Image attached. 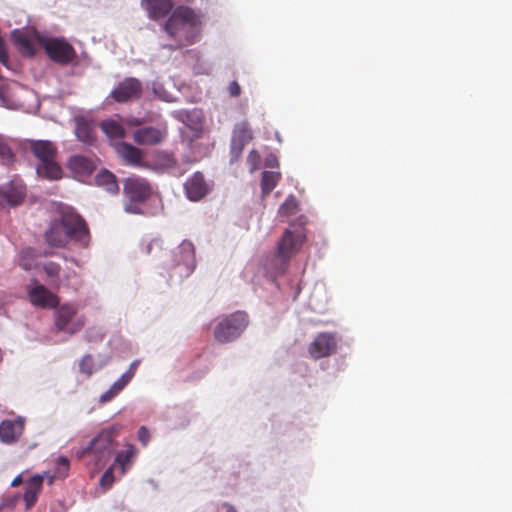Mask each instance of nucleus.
<instances>
[{"label":"nucleus","mask_w":512,"mask_h":512,"mask_svg":"<svg viewBox=\"0 0 512 512\" xmlns=\"http://www.w3.org/2000/svg\"><path fill=\"white\" fill-rule=\"evenodd\" d=\"M153 168L159 172L170 173L174 176H181L183 171L179 169L177 160L172 154L161 153L157 155Z\"/></svg>","instance_id":"4be33fe9"},{"label":"nucleus","mask_w":512,"mask_h":512,"mask_svg":"<svg viewBox=\"0 0 512 512\" xmlns=\"http://www.w3.org/2000/svg\"><path fill=\"white\" fill-rule=\"evenodd\" d=\"M115 150L125 164L134 167L143 166V153L139 148L126 142H119L115 145Z\"/></svg>","instance_id":"a211bd4d"},{"label":"nucleus","mask_w":512,"mask_h":512,"mask_svg":"<svg viewBox=\"0 0 512 512\" xmlns=\"http://www.w3.org/2000/svg\"><path fill=\"white\" fill-rule=\"evenodd\" d=\"M223 508L226 512H238L237 509L230 503H224Z\"/></svg>","instance_id":"3c124183"},{"label":"nucleus","mask_w":512,"mask_h":512,"mask_svg":"<svg viewBox=\"0 0 512 512\" xmlns=\"http://www.w3.org/2000/svg\"><path fill=\"white\" fill-rule=\"evenodd\" d=\"M45 477L49 479L50 483H52L53 477L49 476L48 473H45L44 475H35L27 482L23 497L27 509H30L35 505Z\"/></svg>","instance_id":"6ab92c4d"},{"label":"nucleus","mask_w":512,"mask_h":512,"mask_svg":"<svg viewBox=\"0 0 512 512\" xmlns=\"http://www.w3.org/2000/svg\"><path fill=\"white\" fill-rule=\"evenodd\" d=\"M0 106L8 109H17L19 104L16 103L15 98H0Z\"/></svg>","instance_id":"a19ab883"},{"label":"nucleus","mask_w":512,"mask_h":512,"mask_svg":"<svg viewBox=\"0 0 512 512\" xmlns=\"http://www.w3.org/2000/svg\"><path fill=\"white\" fill-rule=\"evenodd\" d=\"M229 93L231 96H239L240 93H241V88H240V85L238 84L237 81H233L230 85H229Z\"/></svg>","instance_id":"c03bdc74"},{"label":"nucleus","mask_w":512,"mask_h":512,"mask_svg":"<svg viewBox=\"0 0 512 512\" xmlns=\"http://www.w3.org/2000/svg\"><path fill=\"white\" fill-rule=\"evenodd\" d=\"M125 196L133 202H144L152 195L150 183L142 177L130 176L123 185Z\"/></svg>","instance_id":"f8f14e48"},{"label":"nucleus","mask_w":512,"mask_h":512,"mask_svg":"<svg viewBox=\"0 0 512 512\" xmlns=\"http://www.w3.org/2000/svg\"><path fill=\"white\" fill-rule=\"evenodd\" d=\"M141 93V81L134 77H127L118 84L110 96H139Z\"/></svg>","instance_id":"5701e85b"},{"label":"nucleus","mask_w":512,"mask_h":512,"mask_svg":"<svg viewBox=\"0 0 512 512\" xmlns=\"http://www.w3.org/2000/svg\"><path fill=\"white\" fill-rule=\"evenodd\" d=\"M115 99H116L117 101H119V102H120V101H123V100H127L128 98H120V97H117V98H115Z\"/></svg>","instance_id":"5fc2aeb1"},{"label":"nucleus","mask_w":512,"mask_h":512,"mask_svg":"<svg viewBox=\"0 0 512 512\" xmlns=\"http://www.w3.org/2000/svg\"><path fill=\"white\" fill-rule=\"evenodd\" d=\"M163 99L166 100V101H171L172 100V98H167V97H164Z\"/></svg>","instance_id":"6e6d98bb"},{"label":"nucleus","mask_w":512,"mask_h":512,"mask_svg":"<svg viewBox=\"0 0 512 512\" xmlns=\"http://www.w3.org/2000/svg\"><path fill=\"white\" fill-rule=\"evenodd\" d=\"M187 197L191 201L202 199L209 191L208 184L200 172H195L184 184Z\"/></svg>","instance_id":"f3484780"},{"label":"nucleus","mask_w":512,"mask_h":512,"mask_svg":"<svg viewBox=\"0 0 512 512\" xmlns=\"http://www.w3.org/2000/svg\"><path fill=\"white\" fill-rule=\"evenodd\" d=\"M27 294L30 303L42 309H53L60 303V299L55 293L36 281L34 285L28 287Z\"/></svg>","instance_id":"9b49d317"},{"label":"nucleus","mask_w":512,"mask_h":512,"mask_svg":"<svg viewBox=\"0 0 512 512\" xmlns=\"http://www.w3.org/2000/svg\"><path fill=\"white\" fill-rule=\"evenodd\" d=\"M0 63L9 68V56L6 49L5 42L3 38L0 36Z\"/></svg>","instance_id":"e433bc0d"},{"label":"nucleus","mask_w":512,"mask_h":512,"mask_svg":"<svg viewBox=\"0 0 512 512\" xmlns=\"http://www.w3.org/2000/svg\"><path fill=\"white\" fill-rule=\"evenodd\" d=\"M119 431V425H113L103 429L94 439L91 440L87 447L83 448L79 452L80 457L94 456L95 465L103 466L114 450L115 438L118 436Z\"/></svg>","instance_id":"39448f33"},{"label":"nucleus","mask_w":512,"mask_h":512,"mask_svg":"<svg viewBox=\"0 0 512 512\" xmlns=\"http://www.w3.org/2000/svg\"><path fill=\"white\" fill-rule=\"evenodd\" d=\"M110 388L116 394H118L119 392H121L125 388V385L118 379L116 382H114V384Z\"/></svg>","instance_id":"09e8293b"},{"label":"nucleus","mask_w":512,"mask_h":512,"mask_svg":"<svg viewBox=\"0 0 512 512\" xmlns=\"http://www.w3.org/2000/svg\"><path fill=\"white\" fill-rule=\"evenodd\" d=\"M142 5L150 19L164 18L172 10V0H142Z\"/></svg>","instance_id":"aec40b11"},{"label":"nucleus","mask_w":512,"mask_h":512,"mask_svg":"<svg viewBox=\"0 0 512 512\" xmlns=\"http://www.w3.org/2000/svg\"><path fill=\"white\" fill-rule=\"evenodd\" d=\"M68 164L69 167L77 173L90 174L93 170V162L90 159L80 155L72 156L69 159Z\"/></svg>","instance_id":"bb28decb"},{"label":"nucleus","mask_w":512,"mask_h":512,"mask_svg":"<svg viewBox=\"0 0 512 512\" xmlns=\"http://www.w3.org/2000/svg\"><path fill=\"white\" fill-rule=\"evenodd\" d=\"M114 481L112 468H109L104 472L100 479V484L103 487H110Z\"/></svg>","instance_id":"4c0bfd02"},{"label":"nucleus","mask_w":512,"mask_h":512,"mask_svg":"<svg viewBox=\"0 0 512 512\" xmlns=\"http://www.w3.org/2000/svg\"><path fill=\"white\" fill-rule=\"evenodd\" d=\"M298 210L297 201L293 196L288 197L284 203L279 208V215L284 217H289L291 215L296 214Z\"/></svg>","instance_id":"c756f323"},{"label":"nucleus","mask_w":512,"mask_h":512,"mask_svg":"<svg viewBox=\"0 0 512 512\" xmlns=\"http://www.w3.org/2000/svg\"><path fill=\"white\" fill-rule=\"evenodd\" d=\"M168 130L163 127H144L137 129L133 133L134 141L139 145H156L161 143L167 137Z\"/></svg>","instance_id":"dca6fc26"},{"label":"nucleus","mask_w":512,"mask_h":512,"mask_svg":"<svg viewBox=\"0 0 512 512\" xmlns=\"http://www.w3.org/2000/svg\"><path fill=\"white\" fill-rule=\"evenodd\" d=\"M20 265L25 269V270H29L30 269V265L25 263V262H21Z\"/></svg>","instance_id":"864d4df0"},{"label":"nucleus","mask_w":512,"mask_h":512,"mask_svg":"<svg viewBox=\"0 0 512 512\" xmlns=\"http://www.w3.org/2000/svg\"><path fill=\"white\" fill-rule=\"evenodd\" d=\"M54 326L57 332L74 335L81 331L86 320L78 316V307L72 303H64L54 308Z\"/></svg>","instance_id":"6e6552de"},{"label":"nucleus","mask_w":512,"mask_h":512,"mask_svg":"<svg viewBox=\"0 0 512 512\" xmlns=\"http://www.w3.org/2000/svg\"><path fill=\"white\" fill-rule=\"evenodd\" d=\"M0 156L4 159H10L13 154L11 149L0 141Z\"/></svg>","instance_id":"79ce46f5"},{"label":"nucleus","mask_w":512,"mask_h":512,"mask_svg":"<svg viewBox=\"0 0 512 512\" xmlns=\"http://www.w3.org/2000/svg\"><path fill=\"white\" fill-rule=\"evenodd\" d=\"M55 289L65 288L72 291H78L82 286L80 275L73 269L62 270L58 279L52 281Z\"/></svg>","instance_id":"412c9836"},{"label":"nucleus","mask_w":512,"mask_h":512,"mask_svg":"<svg viewBox=\"0 0 512 512\" xmlns=\"http://www.w3.org/2000/svg\"><path fill=\"white\" fill-rule=\"evenodd\" d=\"M232 137L248 144L253 136L252 131L246 122L237 123L233 129Z\"/></svg>","instance_id":"c85d7f7f"},{"label":"nucleus","mask_w":512,"mask_h":512,"mask_svg":"<svg viewBox=\"0 0 512 512\" xmlns=\"http://www.w3.org/2000/svg\"><path fill=\"white\" fill-rule=\"evenodd\" d=\"M200 19L198 15L187 6L177 7L164 25L165 31L171 37L185 33V44H193L199 34Z\"/></svg>","instance_id":"f03ea898"},{"label":"nucleus","mask_w":512,"mask_h":512,"mask_svg":"<svg viewBox=\"0 0 512 512\" xmlns=\"http://www.w3.org/2000/svg\"><path fill=\"white\" fill-rule=\"evenodd\" d=\"M24 196H25V192L22 190V189H19L17 190L16 192V195H15V198L12 199L11 197L8 198V201L12 204V205H17L19 204L23 199H24Z\"/></svg>","instance_id":"37998d69"},{"label":"nucleus","mask_w":512,"mask_h":512,"mask_svg":"<svg viewBox=\"0 0 512 512\" xmlns=\"http://www.w3.org/2000/svg\"><path fill=\"white\" fill-rule=\"evenodd\" d=\"M133 455V446H129L126 450L121 451L116 455L115 462L121 466L122 474L126 472V467L130 464Z\"/></svg>","instance_id":"2f4dec72"},{"label":"nucleus","mask_w":512,"mask_h":512,"mask_svg":"<svg viewBox=\"0 0 512 512\" xmlns=\"http://www.w3.org/2000/svg\"><path fill=\"white\" fill-rule=\"evenodd\" d=\"M145 122L144 118H137V117H127L125 119V123L131 126H140Z\"/></svg>","instance_id":"a18cd8bd"},{"label":"nucleus","mask_w":512,"mask_h":512,"mask_svg":"<svg viewBox=\"0 0 512 512\" xmlns=\"http://www.w3.org/2000/svg\"><path fill=\"white\" fill-rule=\"evenodd\" d=\"M247 165L251 173L259 169L261 165V156L257 150H251L247 156Z\"/></svg>","instance_id":"f704fd0d"},{"label":"nucleus","mask_w":512,"mask_h":512,"mask_svg":"<svg viewBox=\"0 0 512 512\" xmlns=\"http://www.w3.org/2000/svg\"><path fill=\"white\" fill-rule=\"evenodd\" d=\"M117 394L110 388L108 391L103 393L100 397V401L105 403L112 400Z\"/></svg>","instance_id":"49530a36"},{"label":"nucleus","mask_w":512,"mask_h":512,"mask_svg":"<svg viewBox=\"0 0 512 512\" xmlns=\"http://www.w3.org/2000/svg\"><path fill=\"white\" fill-rule=\"evenodd\" d=\"M42 47L47 56L60 65H68L77 59L76 50L64 38L45 37L42 40Z\"/></svg>","instance_id":"1a4fd4ad"},{"label":"nucleus","mask_w":512,"mask_h":512,"mask_svg":"<svg viewBox=\"0 0 512 512\" xmlns=\"http://www.w3.org/2000/svg\"><path fill=\"white\" fill-rule=\"evenodd\" d=\"M75 134L79 141L87 145H92L96 140L94 128L84 118L76 119Z\"/></svg>","instance_id":"b1692460"},{"label":"nucleus","mask_w":512,"mask_h":512,"mask_svg":"<svg viewBox=\"0 0 512 512\" xmlns=\"http://www.w3.org/2000/svg\"><path fill=\"white\" fill-rule=\"evenodd\" d=\"M43 270L46 273L47 277L51 279V284L54 279H58L62 272L60 264L53 261H47L43 263Z\"/></svg>","instance_id":"473e14b6"},{"label":"nucleus","mask_w":512,"mask_h":512,"mask_svg":"<svg viewBox=\"0 0 512 512\" xmlns=\"http://www.w3.org/2000/svg\"><path fill=\"white\" fill-rule=\"evenodd\" d=\"M138 365H139V361L138 360L133 361L130 364V367H129V369L127 371L131 372V374L134 376Z\"/></svg>","instance_id":"8fccbe9b"},{"label":"nucleus","mask_w":512,"mask_h":512,"mask_svg":"<svg viewBox=\"0 0 512 512\" xmlns=\"http://www.w3.org/2000/svg\"><path fill=\"white\" fill-rule=\"evenodd\" d=\"M337 350V340L335 335L328 332L319 333L308 347V353L311 358L318 360L329 357Z\"/></svg>","instance_id":"ddd939ff"},{"label":"nucleus","mask_w":512,"mask_h":512,"mask_svg":"<svg viewBox=\"0 0 512 512\" xmlns=\"http://www.w3.org/2000/svg\"><path fill=\"white\" fill-rule=\"evenodd\" d=\"M46 243L54 248H65L74 243L87 248L91 234L86 220L72 207H60L44 233Z\"/></svg>","instance_id":"f257e3e1"},{"label":"nucleus","mask_w":512,"mask_h":512,"mask_svg":"<svg viewBox=\"0 0 512 512\" xmlns=\"http://www.w3.org/2000/svg\"><path fill=\"white\" fill-rule=\"evenodd\" d=\"M306 235L303 227L287 228L278 242L275 260L280 262L274 272L276 275L283 274L287 269L290 259L298 253L304 244Z\"/></svg>","instance_id":"20e7f679"},{"label":"nucleus","mask_w":512,"mask_h":512,"mask_svg":"<svg viewBox=\"0 0 512 512\" xmlns=\"http://www.w3.org/2000/svg\"><path fill=\"white\" fill-rule=\"evenodd\" d=\"M169 269L177 270L179 277H188L196 267L195 247L192 242L184 240L174 251Z\"/></svg>","instance_id":"9d476101"},{"label":"nucleus","mask_w":512,"mask_h":512,"mask_svg":"<svg viewBox=\"0 0 512 512\" xmlns=\"http://www.w3.org/2000/svg\"><path fill=\"white\" fill-rule=\"evenodd\" d=\"M12 38L19 53L23 56L31 57L37 53L39 47H42V40L44 37L38 34L14 31L12 33Z\"/></svg>","instance_id":"4468645a"},{"label":"nucleus","mask_w":512,"mask_h":512,"mask_svg":"<svg viewBox=\"0 0 512 512\" xmlns=\"http://www.w3.org/2000/svg\"><path fill=\"white\" fill-rule=\"evenodd\" d=\"M281 174L275 171H264L261 178L262 195L267 196L278 184Z\"/></svg>","instance_id":"a878e982"},{"label":"nucleus","mask_w":512,"mask_h":512,"mask_svg":"<svg viewBox=\"0 0 512 512\" xmlns=\"http://www.w3.org/2000/svg\"><path fill=\"white\" fill-rule=\"evenodd\" d=\"M102 131L110 139H121L125 136V130L123 126L115 120H105L101 123Z\"/></svg>","instance_id":"cd10ccee"},{"label":"nucleus","mask_w":512,"mask_h":512,"mask_svg":"<svg viewBox=\"0 0 512 512\" xmlns=\"http://www.w3.org/2000/svg\"><path fill=\"white\" fill-rule=\"evenodd\" d=\"M246 145L247 144L244 143L243 141H238V139L232 137L230 146L231 162L237 161L240 158L242 151Z\"/></svg>","instance_id":"72a5a7b5"},{"label":"nucleus","mask_w":512,"mask_h":512,"mask_svg":"<svg viewBox=\"0 0 512 512\" xmlns=\"http://www.w3.org/2000/svg\"><path fill=\"white\" fill-rule=\"evenodd\" d=\"M95 181L98 186L103 187L109 193L115 194L119 190L115 175L107 170L98 173Z\"/></svg>","instance_id":"393cba45"},{"label":"nucleus","mask_w":512,"mask_h":512,"mask_svg":"<svg viewBox=\"0 0 512 512\" xmlns=\"http://www.w3.org/2000/svg\"><path fill=\"white\" fill-rule=\"evenodd\" d=\"M21 483H22V477H21V475H18V476H16V477L12 480V482H11V486H12V487H17V486H19Z\"/></svg>","instance_id":"603ef678"},{"label":"nucleus","mask_w":512,"mask_h":512,"mask_svg":"<svg viewBox=\"0 0 512 512\" xmlns=\"http://www.w3.org/2000/svg\"><path fill=\"white\" fill-rule=\"evenodd\" d=\"M79 370L87 377H90L93 373H95L98 370V367L96 366L93 357L88 354L81 359L79 363Z\"/></svg>","instance_id":"7c9ffc66"},{"label":"nucleus","mask_w":512,"mask_h":512,"mask_svg":"<svg viewBox=\"0 0 512 512\" xmlns=\"http://www.w3.org/2000/svg\"><path fill=\"white\" fill-rule=\"evenodd\" d=\"M173 117L185 125L182 131V142L193 152H201L200 145L196 141L204 134V114L201 109L177 110L172 113Z\"/></svg>","instance_id":"7ed1b4c3"},{"label":"nucleus","mask_w":512,"mask_h":512,"mask_svg":"<svg viewBox=\"0 0 512 512\" xmlns=\"http://www.w3.org/2000/svg\"><path fill=\"white\" fill-rule=\"evenodd\" d=\"M138 439L144 447L148 445L149 440H150V433H149V430L145 426H141L139 428Z\"/></svg>","instance_id":"ea45409f"},{"label":"nucleus","mask_w":512,"mask_h":512,"mask_svg":"<svg viewBox=\"0 0 512 512\" xmlns=\"http://www.w3.org/2000/svg\"><path fill=\"white\" fill-rule=\"evenodd\" d=\"M163 249V241L160 239H153L150 241V243L146 246V252L147 254H152V252L155 250L161 251Z\"/></svg>","instance_id":"58836bf2"},{"label":"nucleus","mask_w":512,"mask_h":512,"mask_svg":"<svg viewBox=\"0 0 512 512\" xmlns=\"http://www.w3.org/2000/svg\"><path fill=\"white\" fill-rule=\"evenodd\" d=\"M31 151L40 161L37 167L38 175L52 180L61 178L62 170L56 162L57 148L51 141H33Z\"/></svg>","instance_id":"423d86ee"},{"label":"nucleus","mask_w":512,"mask_h":512,"mask_svg":"<svg viewBox=\"0 0 512 512\" xmlns=\"http://www.w3.org/2000/svg\"><path fill=\"white\" fill-rule=\"evenodd\" d=\"M25 419L17 417L15 419H5L0 423V441L11 445L16 443L23 434Z\"/></svg>","instance_id":"2eb2a0df"},{"label":"nucleus","mask_w":512,"mask_h":512,"mask_svg":"<svg viewBox=\"0 0 512 512\" xmlns=\"http://www.w3.org/2000/svg\"><path fill=\"white\" fill-rule=\"evenodd\" d=\"M248 322V315L242 311L223 317L214 330L216 341L222 344L234 341L247 328Z\"/></svg>","instance_id":"0eeeda50"},{"label":"nucleus","mask_w":512,"mask_h":512,"mask_svg":"<svg viewBox=\"0 0 512 512\" xmlns=\"http://www.w3.org/2000/svg\"><path fill=\"white\" fill-rule=\"evenodd\" d=\"M69 466H70V463H69V460L67 457H65V456L58 457L55 476L61 477V478L66 477L68 474Z\"/></svg>","instance_id":"c9c22d12"},{"label":"nucleus","mask_w":512,"mask_h":512,"mask_svg":"<svg viewBox=\"0 0 512 512\" xmlns=\"http://www.w3.org/2000/svg\"><path fill=\"white\" fill-rule=\"evenodd\" d=\"M134 376L131 374V372L126 371L122 374V376L119 378V380L126 386L133 378Z\"/></svg>","instance_id":"de8ad7c7"}]
</instances>
